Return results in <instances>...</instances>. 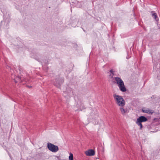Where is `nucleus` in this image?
Listing matches in <instances>:
<instances>
[{"instance_id":"obj_3","label":"nucleus","mask_w":160,"mask_h":160,"mask_svg":"<svg viewBox=\"0 0 160 160\" xmlns=\"http://www.w3.org/2000/svg\"><path fill=\"white\" fill-rule=\"evenodd\" d=\"M147 121V119L146 118L143 116H141L137 119L136 123L138 126H140V129H142V122H145Z\"/></svg>"},{"instance_id":"obj_12","label":"nucleus","mask_w":160,"mask_h":160,"mask_svg":"<svg viewBox=\"0 0 160 160\" xmlns=\"http://www.w3.org/2000/svg\"><path fill=\"white\" fill-rule=\"evenodd\" d=\"M152 17H153V18L156 19V20H157V18H158V17L156 13L152 12Z\"/></svg>"},{"instance_id":"obj_2","label":"nucleus","mask_w":160,"mask_h":160,"mask_svg":"<svg viewBox=\"0 0 160 160\" xmlns=\"http://www.w3.org/2000/svg\"><path fill=\"white\" fill-rule=\"evenodd\" d=\"M115 81L120 91L122 92L126 91V88L123 81L119 78L116 77Z\"/></svg>"},{"instance_id":"obj_8","label":"nucleus","mask_w":160,"mask_h":160,"mask_svg":"<svg viewBox=\"0 0 160 160\" xmlns=\"http://www.w3.org/2000/svg\"><path fill=\"white\" fill-rule=\"evenodd\" d=\"M142 111L143 112L148 114H152L153 113V111L150 110L149 109L146 108H143L142 109Z\"/></svg>"},{"instance_id":"obj_6","label":"nucleus","mask_w":160,"mask_h":160,"mask_svg":"<svg viewBox=\"0 0 160 160\" xmlns=\"http://www.w3.org/2000/svg\"><path fill=\"white\" fill-rule=\"evenodd\" d=\"M85 108V107L84 105L80 102H77L74 107V108L75 111H82Z\"/></svg>"},{"instance_id":"obj_9","label":"nucleus","mask_w":160,"mask_h":160,"mask_svg":"<svg viewBox=\"0 0 160 160\" xmlns=\"http://www.w3.org/2000/svg\"><path fill=\"white\" fill-rule=\"evenodd\" d=\"M120 109L122 114L123 115H125L126 112V111L125 110V109H124L122 107H121L120 108Z\"/></svg>"},{"instance_id":"obj_7","label":"nucleus","mask_w":160,"mask_h":160,"mask_svg":"<svg viewBox=\"0 0 160 160\" xmlns=\"http://www.w3.org/2000/svg\"><path fill=\"white\" fill-rule=\"evenodd\" d=\"M85 154L88 156H92L95 154V151L92 149H89L85 152Z\"/></svg>"},{"instance_id":"obj_4","label":"nucleus","mask_w":160,"mask_h":160,"mask_svg":"<svg viewBox=\"0 0 160 160\" xmlns=\"http://www.w3.org/2000/svg\"><path fill=\"white\" fill-rule=\"evenodd\" d=\"M99 118V117L97 112H92L89 115V119L91 122H97Z\"/></svg>"},{"instance_id":"obj_5","label":"nucleus","mask_w":160,"mask_h":160,"mask_svg":"<svg viewBox=\"0 0 160 160\" xmlns=\"http://www.w3.org/2000/svg\"><path fill=\"white\" fill-rule=\"evenodd\" d=\"M47 147L48 149L53 152H56L59 150V148L57 146L48 142L47 144Z\"/></svg>"},{"instance_id":"obj_11","label":"nucleus","mask_w":160,"mask_h":160,"mask_svg":"<svg viewBox=\"0 0 160 160\" xmlns=\"http://www.w3.org/2000/svg\"><path fill=\"white\" fill-rule=\"evenodd\" d=\"M69 160H73V154L71 153H70L69 154Z\"/></svg>"},{"instance_id":"obj_10","label":"nucleus","mask_w":160,"mask_h":160,"mask_svg":"<svg viewBox=\"0 0 160 160\" xmlns=\"http://www.w3.org/2000/svg\"><path fill=\"white\" fill-rule=\"evenodd\" d=\"M14 79L16 82H21V78L19 77H17Z\"/></svg>"},{"instance_id":"obj_1","label":"nucleus","mask_w":160,"mask_h":160,"mask_svg":"<svg viewBox=\"0 0 160 160\" xmlns=\"http://www.w3.org/2000/svg\"><path fill=\"white\" fill-rule=\"evenodd\" d=\"M113 97L116 104L118 106L123 107L125 105V102L122 96L114 94Z\"/></svg>"}]
</instances>
